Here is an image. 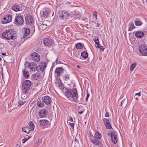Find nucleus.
<instances>
[{"mask_svg":"<svg viewBox=\"0 0 147 147\" xmlns=\"http://www.w3.org/2000/svg\"><path fill=\"white\" fill-rule=\"evenodd\" d=\"M24 22V19L21 16H17L15 20V24L18 26H20L22 25Z\"/></svg>","mask_w":147,"mask_h":147,"instance_id":"6e6552de","label":"nucleus"},{"mask_svg":"<svg viewBox=\"0 0 147 147\" xmlns=\"http://www.w3.org/2000/svg\"><path fill=\"white\" fill-rule=\"evenodd\" d=\"M23 33L26 36H28L30 33V30L28 28H25L22 29Z\"/></svg>","mask_w":147,"mask_h":147,"instance_id":"4be33fe9","label":"nucleus"},{"mask_svg":"<svg viewBox=\"0 0 147 147\" xmlns=\"http://www.w3.org/2000/svg\"><path fill=\"white\" fill-rule=\"evenodd\" d=\"M42 101L40 100L37 101V105L39 108H43L45 106V104Z\"/></svg>","mask_w":147,"mask_h":147,"instance_id":"bb28decb","label":"nucleus"},{"mask_svg":"<svg viewBox=\"0 0 147 147\" xmlns=\"http://www.w3.org/2000/svg\"><path fill=\"white\" fill-rule=\"evenodd\" d=\"M76 48L77 49H81L83 47V46H82V44L80 43H79L77 44L76 45Z\"/></svg>","mask_w":147,"mask_h":147,"instance_id":"c9c22d12","label":"nucleus"},{"mask_svg":"<svg viewBox=\"0 0 147 147\" xmlns=\"http://www.w3.org/2000/svg\"><path fill=\"white\" fill-rule=\"evenodd\" d=\"M134 23L137 26H140L142 24V23L139 19H136L135 20Z\"/></svg>","mask_w":147,"mask_h":147,"instance_id":"c85d7f7f","label":"nucleus"},{"mask_svg":"<svg viewBox=\"0 0 147 147\" xmlns=\"http://www.w3.org/2000/svg\"><path fill=\"white\" fill-rule=\"evenodd\" d=\"M23 74L24 77L26 78H28L29 77V72L28 70L25 68L23 70Z\"/></svg>","mask_w":147,"mask_h":147,"instance_id":"5701e85b","label":"nucleus"},{"mask_svg":"<svg viewBox=\"0 0 147 147\" xmlns=\"http://www.w3.org/2000/svg\"><path fill=\"white\" fill-rule=\"evenodd\" d=\"M141 92H140L138 93H137L135 94V95H138L139 96H141Z\"/></svg>","mask_w":147,"mask_h":147,"instance_id":"864d4df0","label":"nucleus"},{"mask_svg":"<svg viewBox=\"0 0 147 147\" xmlns=\"http://www.w3.org/2000/svg\"><path fill=\"white\" fill-rule=\"evenodd\" d=\"M24 66L25 68H29L31 71L34 72L36 70L37 68L36 64L34 62L30 63L27 61L24 64Z\"/></svg>","mask_w":147,"mask_h":147,"instance_id":"20e7f679","label":"nucleus"},{"mask_svg":"<svg viewBox=\"0 0 147 147\" xmlns=\"http://www.w3.org/2000/svg\"><path fill=\"white\" fill-rule=\"evenodd\" d=\"M47 64L45 62H43L40 64L39 66V69L42 72L44 71L46 68Z\"/></svg>","mask_w":147,"mask_h":147,"instance_id":"f3484780","label":"nucleus"},{"mask_svg":"<svg viewBox=\"0 0 147 147\" xmlns=\"http://www.w3.org/2000/svg\"><path fill=\"white\" fill-rule=\"evenodd\" d=\"M77 67L78 68L81 69V66H80V65H78L77 66Z\"/></svg>","mask_w":147,"mask_h":147,"instance_id":"6e6d98bb","label":"nucleus"},{"mask_svg":"<svg viewBox=\"0 0 147 147\" xmlns=\"http://www.w3.org/2000/svg\"><path fill=\"white\" fill-rule=\"evenodd\" d=\"M26 133L28 134L31 130H32V129L29 127H26Z\"/></svg>","mask_w":147,"mask_h":147,"instance_id":"ea45409f","label":"nucleus"},{"mask_svg":"<svg viewBox=\"0 0 147 147\" xmlns=\"http://www.w3.org/2000/svg\"><path fill=\"white\" fill-rule=\"evenodd\" d=\"M128 31H131L132 30L135 28L134 24L133 23H130L129 24Z\"/></svg>","mask_w":147,"mask_h":147,"instance_id":"2f4dec72","label":"nucleus"},{"mask_svg":"<svg viewBox=\"0 0 147 147\" xmlns=\"http://www.w3.org/2000/svg\"><path fill=\"white\" fill-rule=\"evenodd\" d=\"M65 95L71 100H76L78 97L77 91L76 89L72 90H69L65 92Z\"/></svg>","mask_w":147,"mask_h":147,"instance_id":"f257e3e1","label":"nucleus"},{"mask_svg":"<svg viewBox=\"0 0 147 147\" xmlns=\"http://www.w3.org/2000/svg\"><path fill=\"white\" fill-rule=\"evenodd\" d=\"M28 137H29L28 138H31V137L29 136Z\"/></svg>","mask_w":147,"mask_h":147,"instance_id":"e2e57ef3","label":"nucleus"},{"mask_svg":"<svg viewBox=\"0 0 147 147\" xmlns=\"http://www.w3.org/2000/svg\"><path fill=\"white\" fill-rule=\"evenodd\" d=\"M109 113L108 112H106V113L105 115V117H109Z\"/></svg>","mask_w":147,"mask_h":147,"instance_id":"603ef678","label":"nucleus"},{"mask_svg":"<svg viewBox=\"0 0 147 147\" xmlns=\"http://www.w3.org/2000/svg\"><path fill=\"white\" fill-rule=\"evenodd\" d=\"M75 143L76 145L74 147H76V146L79 145V142L78 140H77L76 138H75L74 140Z\"/></svg>","mask_w":147,"mask_h":147,"instance_id":"a19ab883","label":"nucleus"},{"mask_svg":"<svg viewBox=\"0 0 147 147\" xmlns=\"http://www.w3.org/2000/svg\"><path fill=\"white\" fill-rule=\"evenodd\" d=\"M38 114L40 118H44L47 115V112L45 109H41L39 111Z\"/></svg>","mask_w":147,"mask_h":147,"instance_id":"f8f14e48","label":"nucleus"},{"mask_svg":"<svg viewBox=\"0 0 147 147\" xmlns=\"http://www.w3.org/2000/svg\"><path fill=\"white\" fill-rule=\"evenodd\" d=\"M18 147H20V146H18Z\"/></svg>","mask_w":147,"mask_h":147,"instance_id":"0e129e2a","label":"nucleus"},{"mask_svg":"<svg viewBox=\"0 0 147 147\" xmlns=\"http://www.w3.org/2000/svg\"><path fill=\"white\" fill-rule=\"evenodd\" d=\"M144 35V33L142 31H138L135 33V36L138 38H142Z\"/></svg>","mask_w":147,"mask_h":147,"instance_id":"6ab92c4d","label":"nucleus"},{"mask_svg":"<svg viewBox=\"0 0 147 147\" xmlns=\"http://www.w3.org/2000/svg\"><path fill=\"white\" fill-rule=\"evenodd\" d=\"M81 55L82 57L86 59L88 57V53L85 51L82 52L81 53Z\"/></svg>","mask_w":147,"mask_h":147,"instance_id":"7c9ffc66","label":"nucleus"},{"mask_svg":"<svg viewBox=\"0 0 147 147\" xmlns=\"http://www.w3.org/2000/svg\"><path fill=\"white\" fill-rule=\"evenodd\" d=\"M49 123V121L45 119L40 120L39 121L40 124L42 125H45L48 124Z\"/></svg>","mask_w":147,"mask_h":147,"instance_id":"a878e982","label":"nucleus"},{"mask_svg":"<svg viewBox=\"0 0 147 147\" xmlns=\"http://www.w3.org/2000/svg\"><path fill=\"white\" fill-rule=\"evenodd\" d=\"M26 127H23L22 128V130L23 131H24V132L26 133Z\"/></svg>","mask_w":147,"mask_h":147,"instance_id":"3c124183","label":"nucleus"},{"mask_svg":"<svg viewBox=\"0 0 147 147\" xmlns=\"http://www.w3.org/2000/svg\"><path fill=\"white\" fill-rule=\"evenodd\" d=\"M69 120L71 122L73 121V119L71 117H70L69 119Z\"/></svg>","mask_w":147,"mask_h":147,"instance_id":"5fc2aeb1","label":"nucleus"},{"mask_svg":"<svg viewBox=\"0 0 147 147\" xmlns=\"http://www.w3.org/2000/svg\"><path fill=\"white\" fill-rule=\"evenodd\" d=\"M100 26V25L98 23V24H97V27H99V26Z\"/></svg>","mask_w":147,"mask_h":147,"instance_id":"13d9d810","label":"nucleus"},{"mask_svg":"<svg viewBox=\"0 0 147 147\" xmlns=\"http://www.w3.org/2000/svg\"><path fill=\"white\" fill-rule=\"evenodd\" d=\"M126 104V102L125 101V100H122L121 103V107H123V106H125V105Z\"/></svg>","mask_w":147,"mask_h":147,"instance_id":"58836bf2","label":"nucleus"},{"mask_svg":"<svg viewBox=\"0 0 147 147\" xmlns=\"http://www.w3.org/2000/svg\"><path fill=\"white\" fill-rule=\"evenodd\" d=\"M70 126L72 127V129H74V126L75 124L74 123H69Z\"/></svg>","mask_w":147,"mask_h":147,"instance_id":"de8ad7c7","label":"nucleus"},{"mask_svg":"<svg viewBox=\"0 0 147 147\" xmlns=\"http://www.w3.org/2000/svg\"><path fill=\"white\" fill-rule=\"evenodd\" d=\"M139 53L138 55L140 56H147V47L144 45H140L139 47Z\"/></svg>","mask_w":147,"mask_h":147,"instance_id":"39448f33","label":"nucleus"},{"mask_svg":"<svg viewBox=\"0 0 147 147\" xmlns=\"http://www.w3.org/2000/svg\"><path fill=\"white\" fill-rule=\"evenodd\" d=\"M63 80L65 81H68L70 80V75L69 74L67 73L63 76Z\"/></svg>","mask_w":147,"mask_h":147,"instance_id":"cd10ccee","label":"nucleus"},{"mask_svg":"<svg viewBox=\"0 0 147 147\" xmlns=\"http://www.w3.org/2000/svg\"><path fill=\"white\" fill-rule=\"evenodd\" d=\"M84 110V108L82 107H80L78 108V112L80 114H82Z\"/></svg>","mask_w":147,"mask_h":147,"instance_id":"c756f323","label":"nucleus"},{"mask_svg":"<svg viewBox=\"0 0 147 147\" xmlns=\"http://www.w3.org/2000/svg\"><path fill=\"white\" fill-rule=\"evenodd\" d=\"M47 25L45 24H44L43 23L40 24L39 26V28L40 29L44 30L47 28Z\"/></svg>","mask_w":147,"mask_h":147,"instance_id":"72a5a7b5","label":"nucleus"},{"mask_svg":"<svg viewBox=\"0 0 147 147\" xmlns=\"http://www.w3.org/2000/svg\"><path fill=\"white\" fill-rule=\"evenodd\" d=\"M41 100L42 102L47 105L49 104L51 102V98L48 96L42 97L41 98Z\"/></svg>","mask_w":147,"mask_h":147,"instance_id":"9d476101","label":"nucleus"},{"mask_svg":"<svg viewBox=\"0 0 147 147\" xmlns=\"http://www.w3.org/2000/svg\"><path fill=\"white\" fill-rule=\"evenodd\" d=\"M86 95H87V96H86V97L85 98V100H86V102H87L88 101V97H89V96H90V95L89 94V93H88V91H87Z\"/></svg>","mask_w":147,"mask_h":147,"instance_id":"a18cd8bd","label":"nucleus"},{"mask_svg":"<svg viewBox=\"0 0 147 147\" xmlns=\"http://www.w3.org/2000/svg\"><path fill=\"white\" fill-rule=\"evenodd\" d=\"M59 16L60 18L62 20H66L68 18L69 14L66 11H62L59 12Z\"/></svg>","mask_w":147,"mask_h":147,"instance_id":"0eeeda50","label":"nucleus"},{"mask_svg":"<svg viewBox=\"0 0 147 147\" xmlns=\"http://www.w3.org/2000/svg\"><path fill=\"white\" fill-rule=\"evenodd\" d=\"M40 74L39 73H36L32 75L33 78L35 80H37L40 78Z\"/></svg>","mask_w":147,"mask_h":147,"instance_id":"b1692460","label":"nucleus"},{"mask_svg":"<svg viewBox=\"0 0 147 147\" xmlns=\"http://www.w3.org/2000/svg\"><path fill=\"white\" fill-rule=\"evenodd\" d=\"M93 138H95L97 140H99L100 139L102 138V136H101V134L99 132H97L95 133L94 135V137H93Z\"/></svg>","mask_w":147,"mask_h":147,"instance_id":"393cba45","label":"nucleus"},{"mask_svg":"<svg viewBox=\"0 0 147 147\" xmlns=\"http://www.w3.org/2000/svg\"><path fill=\"white\" fill-rule=\"evenodd\" d=\"M18 145H18V144H17V146H18Z\"/></svg>","mask_w":147,"mask_h":147,"instance_id":"69168bd1","label":"nucleus"},{"mask_svg":"<svg viewBox=\"0 0 147 147\" xmlns=\"http://www.w3.org/2000/svg\"><path fill=\"white\" fill-rule=\"evenodd\" d=\"M63 69L62 67H60L56 68L55 73L57 76H59L61 74L63 71Z\"/></svg>","mask_w":147,"mask_h":147,"instance_id":"a211bd4d","label":"nucleus"},{"mask_svg":"<svg viewBox=\"0 0 147 147\" xmlns=\"http://www.w3.org/2000/svg\"><path fill=\"white\" fill-rule=\"evenodd\" d=\"M1 55H5L6 53H2L1 54Z\"/></svg>","mask_w":147,"mask_h":147,"instance_id":"4d7b16f0","label":"nucleus"},{"mask_svg":"<svg viewBox=\"0 0 147 147\" xmlns=\"http://www.w3.org/2000/svg\"><path fill=\"white\" fill-rule=\"evenodd\" d=\"M1 58L0 57V61H1Z\"/></svg>","mask_w":147,"mask_h":147,"instance_id":"680f3d73","label":"nucleus"},{"mask_svg":"<svg viewBox=\"0 0 147 147\" xmlns=\"http://www.w3.org/2000/svg\"><path fill=\"white\" fill-rule=\"evenodd\" d=\"M26 101L24 99L22 100H19L18 102V107H21L23 105L25 102Z\"/></svg>","mask_w":147,"mask_h":147,"instance_id":"473e14b6","label":"nucleus"},{"mask_svg":"<svg viewBox=\"0 0 147 147\" xmlns=\"http://www.w3.org/2000/svg\"><path fill=\"white\" fill-rule=\"evenodd\" d=\"M97 13L96 12H94L93 13V17H95L96 19H97Z\"/></svg>","mask_w":147,"mask_h":147,"instance_id":"09e8293b","label":"nucleus"},{"mask_svg":"<svg viewBox=\"0 0 147 147\" xmlns=\"http://www.w3.org/2000/svg\"><path fill=\"white\" fill-rule=\"evenodd\" d=\"M90 141L92 143L96 146L99 145L100 144L99 141L97 140L93 137L90 138Z\"/></svg>","mask_w":147,"mask_h":147,"instance_id":"412c9836","label":"nucleus"},{"mask_svg":"<svg viewBox=\"0 0 147 147\" xmlns=\"http://www.w3.org/2000/svg\"><path fill=\"white\" fill-rule=\"evenodd\" d=\"M107 125V126H105L107 129H111L112 128V126L110 123Z\"/></svg>","mask_w":147,"mask_h":147,"instance_id":"37998d69","label":"nucleus"},{"mask_svg":"<svg viewBox=\"0 0 147 147\" xmlns=\"http://www.w3.org/2000/svg\"><path fill=\"white\" fill-rule=\"evenodd\" d=\"M29 95V91L22 90V98L23 99H26Z\"/></svg>","mask_w":147,"mask_h":147,"instance_id":"2eb2a0df","label":"nucleus"},{"mask_svg":"<svg viewBox=\"0 0 147 147\" xmlns=\"http://www.w3.org/2000/svg\"><path fill=\"white\" fill-rule=\"evenodd\" d=\"M94 41L95 42V43L97 45H100L99 43V40L98 38H95Z\"/></svg>","mask_w":147,"mask_h":147,"instance_id":"c03bdc74","label":"nucleus"},{"mask_svg":"<svg viewBox=\"0 0 147 147\" xmlns=\"http://www.w3.org/2000/svg\"><path fill=\"white\" fill-rule=\"evenodd\" d=\"M97 47L100 50L103 51L104 50L105 48L104 47H103L102 46H100V45H97Z\"/></svg>","mask_w":147,"mask_h":147,"instance_id":"79ce46f5","label":"nucleus"},{"mask_svg":"<svg viewBox=\"0 0 147 147\" xmlns=\"http://www.w3.org/2000/svg\"><path fill=\"white\" fill-rule=\"evenodd\" d=\"M31 57L32 60L36 62L39 61L40 59L39 54L36 53H32L31 55Z\"/></svg>","mask_w":147,"mask_h":147,"instance_id":"9b49d317","label":"nucleus"},{"mask_svg":"<svg viewBox=\"0 0 147 147\" xmlns=\"http://www.w3.org/2000/svg\"><path fill=\"white\" fill-rule=\"evenodd\" d=\"M107 134L109 136H111L112 142L114 144H116L118 140L117 133L114 131L111 133H108Z\"/></svg>","mask_w":147,"mask_h":147,"instance_id":"423d86ee","label":"nucleus"},{"mask_svg":"<svg viewBox=\"0 0 147 147\" xmlns=\"http://www.w3.org/2000/svg\"><path fill=\"white\" fill-rule=\"evenodd\" d=\"M25 19L26 23L27 24L30 25L33 23V18L30 15H27L25 17Z\"/></svg>","mask_w":147,"mask_h":147,"instance_id":"4468645a","label":"nucleus"},{"mask_svg":"<svg viewBox=\"0 0 147 147\" xmlns=\"http://www.w3.org/2000/svg\"><path fill=\"white\" fill-rule=\"evenodd\" d=\"M30 139V138H24V139H23L22 141V143L23 144L24 143L26 142L29 139Z\"/></svg>","mask_w":147,"mask_h":147,"instance_id":"49530a36","label":"nucleus"},{"mask_svg":"<svg viewBox=\"0 0 147 147\" xmlns=\"http://www.w3.org/2000/svg\"><path fill=\"white\" fill-rule=\"evenodd\" d=\"M104 123L105 126H107V125L110 123V120L109 119L104 118L103 119Z\"/></svg>","mask_w":147,"mask_h":147,"instance_id":"f704fd0d","label":"nucleus"},{"mask_svg":"<svg viewBox=\"0 0 147 147\" xmlns=\"http://www.w3.org/2000/svg\"><path fill=\"white\" fill-rule=\"evenodd\" d=\"M43 42L45 45L48 47L51 46L53 44L52 39L49 38H45L43 40Z\"/></svg>","mask_w":147,"mask_h":147,"instance_id":"ddd939ff","label":"nucleus"},{"mask_svg":"<svg viewBox=\"0 0 147 147\" xmlns=\"http://www.w3.org/2000/svg\"><path fill=\"white\" fill-rule=\"evenodd\" d=\"M136 99V100H138V98H135Z\"/></svg>","mask_w":147,"mask_h":147,"instance_id":"052dcab7","label":"nucleus"},{"mask_svg":"<svg viewBox=\"0 0 147 147\" xmlns=\"http://www.w3.org/2000/svg\"><path fill=\"white\" fill-rule=\"evenodd\" d=\"M58 86L59 88H60V89H61V88L63 87L62 86L63 84L62 83H58Z\"/></svg>","mask_w":147,"mask_h":147,"instance_id":"8fccbe9b","label":"nucleus"},{"mask_svg":"<svg viewBox=\"0 0 147 147\" xmlns=\"http://www.w3.org/2000/svg\"><path fill=\"white\" fill-rule=\"evenodd\" d=\"M136 65V63L135 62H134L131 65L130 68V70L131 71H132L134 69Z\"/></svg>","mask_w":147,"mask_h":147,"instance_id":"4c0bfd02","label":"nucleus"},{"mask_svg":"<svg viewBox=\"0 0 147 147\" xmlns=\"http://www.w3.org/2000/svg\"><path fill=\"white\" fill-rule=\"evenodd\" d=\"M12 16L10 15L5 16L3 18L2 22L3 24H6L11 22L12 20Z\"/></svg>","mask_w":147,"mask_h":147,"instance_id":"1a4fd4ad","label":"nucleus"},{"mask_svg":"<svg viewBox=\"0 0 147 147\" xmlns=\"http://www.w3.org/2000/svg\"><path fill=\"white\" fill-rule=\"evenodd\" d=\"M2 36L3 37L9 40H11L16 38L14 32H13L11 30H7L4 32L2 33Z\"/></svg>","mask_w":147,"mask_h":147,"instance_id":"f03ea898","label":"nucleus"},{"mask_svg":"<svg viewBox=\"0 0 147 147\" xmlns=\"http://www.w3.org/2000/svg\"><path fill=\"white\" fill-rule=\"evenodd\" d=\"M11 9L15 11H18L22 10V9L18 5H14L11 7Z\"/></svg>","mask_w":147,"mask_h":147,"instance_id":"aec40b11","label":"nucleus"},{"mask_svg":"<svg viewBox=\"0 0 147 147\" xmlns=\"http://www.w3.org/2000/svg\"><path fill=\"white\" fill-rule=\"evenodd\" d=\"M32 84V82L29 80H26L22 83V90L29 91Z\"/></svg>","mask_w":147,"mask_h":147,"instance_id":"7ed1b4c3","label":"nucleus"},{"mask_svg":"<svg viewBox=\"0 0 147 147\" xmlns=\"http://www.w3.org/2000/svg\"><path fill=\"white\" fill-rule=\"evenodd\" d=\"M1 75L2 78H3V74L2 73H1Z\"/></svg>","mask_w":147,"mask_h":147,"instance_id":"bf43d9fd","label":"nucleus"},{"mask_svg":"<svg viewBox=\"0 0 147 147\" xmlns=\"http://www.w3.org/2000/svg\"><path fill=\"white\" fill-rule=\"evenodd\" d=\"M28 125L31 128L32 130L33 131L34 128V126L33 123L32 121H30Z\"/></svg>","mask_w":147,"mask_h":147,"instance_id":"e433bc0d","label":"nucleus"},{"mask_svg":"<svg viewBox=\"0 0 147 147\" xmlns=\"http://www.w3.org/2000/svg\"><path fill=\"white\" fill-rule=\"evenodd\" d=\"M41 17L43 18H46L49 14V12L47 10L41 11L40 12Z\"/></svg>","mask_w":147,"mask_h":147,"instance_id":"dca6fc26","label":"nucleus"}]
</instances>
